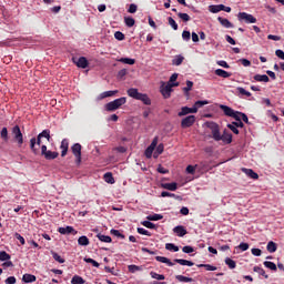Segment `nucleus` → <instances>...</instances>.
Instances as JSON below:
<instances>
[{
  "label": "nucleus",
  "instance_id": "1",
  "mask_svg": "<svg viewBox=\"0 0 284 284\" xmlns=\"http://www.w3.org/2000/svg\"><path fill=\"white\" fill-rule=\"evenodd\" d=\"M126 94L131 97V99H135L136 101H142L144 105H152V100L145 93L139 92V89L131 88L126 91Z\"/></svg>",
  "mask_w": 284,
  "mask_h": 284
},
{
  "label": "nucleus",
  "instance_id": "2",
  "mask_svg": "<svg viewBox=\"0 0 284 284\" xmlns=\"http://www.w3.org/2000/svg\"><path fill=\"white\" fill-rule=\"evenodd\" d=\"M41 139H47V141H50V130H43L41 133H39L38 140L37 138H32L30 140V149L32 150V152H34V154H37V149L34 146L41 145Z\"/></svg>",
  "mask_w": 284,
  "mask_h": 284
},
{
  "label": "nucleus",
  "instance_id": "3",
  "mask_svg": "<svg viewBox=\"0 0 284 284\" xmlns=\"http://www.w3.org/2000/svg\"><path fill=\"white\" fill-rule=\"evenodd\" d=\"M125 103H128V98H125V97L119 98V99H115V100L106 103L105 110H106V112H114V111L119 110V108H121V105H125Z\"/></svg>",
  "mask_w": 284,
  "mask_h": 284
},
{
  "label": "nucleus",
  "instance_id": "4",
  "mask_svg": "<svg viewBox=\"0 0 284 284\" xmlns=\"http://www.w3.org/2000/svg\"><path fill=\"white\" fill-rule=\"evenodd\" d=\"M173 88H179V82L168 84L163 82L160 89L162 97H164L165 99H170Z\"/></svg>",
  "mask_w": 284,
  "mask_h": 284
},
{
  "label": "nucleus",
  "instance_id": "5",
  "mask_svg": "<svg viewBox=\"0 0 284 284\" xmlns=\"http://www.w3.org/2000/svg\"><path fill=\"white\" fill-rule=\"evenodd\" d=\"M206 128L211 130L212 139H214V141H221V129H219L216 122H207Z\"/></svg>",
  "mask_w": 284,
  "mask_h": 284
},
{
  "label": "nucleus",
  "instance_id": "6",
  "mask_svg": "<svg viewBox=\"0 0 284 284\" xmlns=\"http://www.w3.org/2000/svg\"><path fill=\"white\" fill-rule=\"evenodd\" d=\"M41 154L47 159V161H52L59 156V152L48 151V146L45 144L41 146Z\"/></svg>",
  "mask_w": 284,
  "mask_h": 284
},
{
  "label": "nucleus",
  "instance_id": "7",
  "mask_svg": "<svg viewBox=\"0 0 284 284\" xmlns=\"http://www.w3.org/2000/svg\"><path fill=\"white\" fill-rule=\"evenodd\" d=\"M12 136L14 141H17L18 145H23V133H21L19 125L12 128Z\"/></svg>",
  "mask_w": 284,
  "mask_h": 284
},
{
  "label": "nucleus",
  "instance_id": "8",
  "mask_svg": "<svg viewBox=\"0 0 284 284\" xmlns=\"http://www.w3.org/2000/svg\"><path fill=\"white\" fill-rule=\"evenodd\" d=\"M237 19L244 21V23H256V18L247 12H240Z\"/></svg>",
  "mask_w": 284,
  "mask_h": 284
},
{
  "label": "nucleus",
  "instance_id": "9",
  "mask_svg": "<svg viewBox=\"0 0 284 284\" xmlns=\"http://www.w3.org/2000/svg\"><path fill=\"white\" fill-rule=\"evenodd\" d=\"M156 145H159V138L158 136H155L153 139L151 144L145 150L144 154H145L146 159H152V154L154 153V150H156Z\"/></svg>",
  "mask_w": 284,
  "mask_h": 284
},
{
  "label": "nucleus",
  "instance_id": "10",
  "mask_svg": "<svg viewBox=\"0 0 284 284\" xmlns=\"http://www.w3.org/2000/svg\"><path fill=\"white\" fill-rule=\"evenodd\" d=\"M73 155L75 156V163L78 165L81 164V145L79 143H75L71 148Z\"/></svg>",
  "mask_w": 284,
  "mask_h": 284
},
{
  "label": "nucleus",
  "instance_id": "11",
  "mask_svg": "<svg viewBox=\"0 0 284 284\" xmlns=\"http://www.w3.org/2000/svg\"><path fill=\"white\" fill-rule=\"evenodd\" d=\"M196 121V116L194 115H189L184 118L181 122L182 128H192Z\"/></svg>",
  "mask_w": 284,
  "mask_h": 284
},
{
  "label": "nucleus",
  "instance_id": "12",
  "mask_svg": "<svg viewBox=\"0 0 284 284\" xmlns=\"http://www.w3.org/2000/svg\"><path fill=\"white\" fill-rule=\"evenodd\" d=\"M220 141L226 145H230V143H232V133L227 132V130H224L223 134L220 135Z\"/></svg>",
  "mask_w": 284,
  "mask_h": 284
},
{
  "label": "nucleus",
  "instance_id": "13",
  "mask_svg": "<svg viewBox=\"0 0 284 284\" xmlns=\"http://www.w3.org/2000/svg\"><path fill=\"white\" fill-rule=\"evenodd\" d=\"M187 114H196V108L183 106L181 112L178 113L179 116H185Z\"/></svg>",
  "mask_w": 284,
  "mask_h": 284
},
{
  "label": "nucleus",
  "instance_id": "14",
  "mask_svg": "<svg viewBox=\"0 0 284 284\" xmlns=\"http://www.w3.org/2000/svg\"><path fill=\"white\" fill-rule=\"evenodd\" d=\"M73 63H75L78 68H82V69L88 68V59H85V57H81L79 59L73 58Z\"/></svg>",
  "mask_w": 284,
  "mask_h": 284
},
{
  "label": "nucleus",
  "instance_id": "15",
  "mask_svg": "<svg viewBox=\"0 0 284 284\" xmlns=\"http://www.w3.org/2000/svg\"><path fill=\"white\" fill-rule=\"evenodd\" d=\"M114 94H119V90H114V91H104L102 92L98 99L99 101H103V99H108L110 97H114Z\"/></svg>",
  "mask_w": 284,
  "mask_h": 284
},
{
  "label": "nucleus",
  "instance_id": "16",
  "mask_svg": "<svg viewBox=\"0 0 284 284\" xmlns=\"http://www.w3.org/2000/svg\"><path fill=\"white\" fill-rule=\"evenodd\" d=\"M174 234H176V236H185V234H187V230H185V226L183 225H178L173 229Z\"/></svg>",
  "mask_w": 284,
  "mask_h": 284
},
{
  "label": "nucleus",
  "instance_id": "17",
  "mask_svg": "<svg viewBox=\"0 0 284 284\" xmlns=\"http://www.w3.org/2000/svg\"><path fill=\"white\" fill-rule=\"evenodd\" d=\"M163 190H169L170 192H176L179 184L176 182L173 183H162Z\"/></svg>",
  "mask_w": 284,
  "mask_h": 284
},
{
  "label": "nucleus",
  "instance_id": "18",
  "mask_svg": "<svg viewBox=\"0 0 284 284\" xmlns=\"http://www.w3.org/2000/svg\"><path fill=\"white\" fill-rule=\"evenodd\" d=\"M253 79L258 83H270V77H267L266 74H255Z\"/></svg>",
  "mask_w": 284,
  "mask_h": 284
},
{
  "label": "nucleus",
  "instance_id": "19",
  "mask_svg": "<svg viewBox=\"0 0 284 284\" xmlns=\"http://www.w3.org/2000/svg\"><path fill=\"white\" fill-rule=\"evenodd\" d=\"M220 110H222V112H224L225 116L234 115V110L227 105L220 104Z\"/></svg>",
  "mask_w": 284,
  "mask_h": 284
},
{
  "label": "nucleus",
  "instance_id": "20",
  "mask_svg": "<svg viewBox=\"0 0 284 284\" xmlns=\"http://www.w3.org/2000/svg\"><path fill=\"white\" fill-rule=\"evenodd\" d=\"M215 74H216V77H221L222 79H230V77H232V73H230L223 69H216Z\"/></svg>",
  "mask_w": 284,
  "mask_h": 284
},
{
  "label": "nucleus",
  "instance_id": "21",
  "mask_svg": "<svg viewBox=\"0 0 284 284\" xmlns=\"http://www.w3.org/2000/svg\"><path fill=\"white\" fill-rule=\"evenodd\" d=\"M58 232L60 234H72V233L77 234V231H74V227L72 226L59 227Z\"/></svg>",
  "mask_w": 284,
  "mask_h": 284
},
{
  "label": "nucleus",
  "instance_id": "22",
  "mask_svg": "<svg viewBox=\"0 0 284 284\" xmlns=\"http://www.w3.org/2000/svg\"><path fill=\"white\" fill-rule=\"evenodd\" d=\"M242 172H244V174H246V176H250V179H258V173L254 172V170L252 169H242Z\"/></svg>",
  "mask_w": 284,
  "mask_h": 284
},
{
  "label": "nucleus",
  "instance_id": "23",
  "mask_svg": "<svg viewBox=\"0 0 284 284\" xmlns=\"http://www.w3.org/2000/svg\"><path fill=\"white\" fill-rule=\"evenodd\" d=\"M209 10H210V12H212L213 14H216V13L223 11V4H211V6L209 7Z\"/></svg>",
  "mask_w": 284,
  "mask_h": 284
},
{
  "label": "nucleus",
  "instance_id": "24",
  "mask_svg": "<svg viewBox=\"0 0 284 284\" xmlns=\"http://www.w3.org/2000/svg\"><path fill=\"white\" fill-rule=\"evenodd\" d=\"M217 21L221 23V26H223V28H234V24H232V22L225 18L219 17Z\"/></svg>",
  "mask_w": 284,
  "mask_h": 284
},
{
  "label": "nucleus",
  "instance_id": "25",
  "mask_svg": "<svg viewBox=\"0 0 284 284\" xmlns=\"http://www.w3.org/2000/svg\"><path fill=\"white\" fill-rule=\"evenodd\" d=\"M155 261H158L159 263H165L166 265H169V267H173L174 263H172V261H170V258L164 257V256H156Z\"/></svg>",
  "mask_w": 284,
  "mask_h": 284
},
{
  "label": "nucleus",
  "instance_id": "26",
  "mask_svg": "<svg viewBox=\"0 0 284 284\" xmlns=\"http://www.w3.org/2000/svg\"><path fill=\"white\" fill-rule=\"evenodd\" d=\"M60 148H61V156H65V154H68V148H69V143H68V140H62V142H61V145H60Z\"/></svg>",
  "mask_w": 284,
  "mask_h": 284
},
{
  "label": "nucleus",
  "instance_id": "27",
  "mask_svg": "<svg viewBox=\"0 0 284 284\" xmlns=\"http://www.w3.org/2000/svg\"><path fill=\"white\" fill-rule=\"evenodd\" d=\"M22 281H23V283H34V281H37V276H34L32 274H24L22 276Z\"/></svg>",
  "mask_w": 284,
  "mask_h": 284
},
{
  "label": "nucleus",
  "instance_id": "28",
  "mask_svg": "<svg viewBox=\"0 0 284 284\" xmlns=\"http://www.w3.org/2000/svg\"><path fill=\"white\" fill-rule=\"evenodd\" d=\"M78 245L88 246L90 245V240L88 239V236L82 235L78 239Z\"/></svg>",
  "mask_w": 284,
  "mask_h": 284
},
{
  "label": "nucleus",
  "instance_id": "29",
  "mask_svg": "<svg viewBox=\"0 0 284 284\" xmlns=\"http://www.w3.org/2000/svg\"><path fill=\"white\" fill-rule=\"evenodd\" d=\"M266 250L267 252H270V254H274V252H276L277 250L276 243H274L273 241H270L266 245Z\"/></svg>",
  "mask_w": 284,
  "mask_h": 284
},
{
  "label": "nucleus",
  "instance_id": "30",
  "mask_svg": "<svg viewBox=\"0 0 284 284\" xmlns=\"http://www.w3.org/2000/svg\"><path fill=\"white\" fill-rule=\"evenodd\" d=\"M97 237L99 239V241H101L102 243H112V237H110L109 235H103L101 233H99L97 235Z\"/></svg>",
  "mask_w": 284,
  "mask_h": 284
},
{
  "label": "nucleus",
  "instance_id": "31",
  "mask_svg": "<svg viewBox=\"0 0 284 284\" xmlns=\"http://www.w3.org/2000/svg\"><path fill=\"white\" fill-rule=\"evenodd\" d=\"M120 63H125L126 65H134V63H136V60L132 59V58H121L119 59Z\"/></svg>",
  "mask_w": 284,
  "mask_h": 284
},
{
  "label": "nucleus",
  "instance_id": "32",
  "mask_svg": "<svg viewBox=\"0 0 284 284\" xmlns=\"http://www.w3.org/2000/svg\"><path fill=\"white\" fill-rule=\"evenodd\" d=\"M175 278L180 283H192V281H194L192 277H186V276H183V275H176Z\"/></svg>",
  "mask_w": 284,
  "mask_h": 284
},
{
  "label": "nucleus",
  "instance_id": "33",
  "mask_svg": "<svg viewBox=\"0 0 284 284\" xmlns=\"http://www.w3.org/2000/svg\"><path fill=\"white\" fill-rule=\"evenodd\" d=\"M253 272H256L261 276H264V278H270V275L265 273V270L261 268V266H254Z\"/></svg>",
  "mask_w": 284,
  "mask_h": 284
},
{
  "label": "nucleus",
  "instance_id": "34",
  "mask_svg": "<svg viewBox=\"0 0 284 284\" xmlns=\"http://www.w3.org/2000/svg\"><path fill=\"white\" fill-rule=\"evenodd\" d=\"M236 90L240 97H252V93L246 91L243 87H237Z\"/></svg>",
  "mask_w": 284,
  "mask_h": 284
},
{
  "label": "nucleus",
  "instance_id": "35",
  "mask_svg": "<svg viewBox=\"0 0 284 284\" xmlns=\"http://www.w3.org/2000/svg\"><path fill=\"white\" fill-rule=\"evenodd\" d=\"M71 284H85V280L79 275H74L71 280Z\"/></svg>",
  "mask_w": 284,
  "mask_h": 284
},
{
  "label": "nucleus",
  "instance_id": "36",
  "mask_svg": "<svg viewBox=\"0 0 284 284\" xmlns=\"http://www.w3.org/2000/svg\"><path fill=\"white\" fill-rule=\"evenodd\" d=\"M175 263H179V265H187V267H192L194 265V263L192 261H187V260H174Z\"/></svg>",
  "mask_w": 284,
  "mask_h": 284
},
{
  "label": "nucleus",
  "instance_id": "37",
  "mask_svg": "<svg viewBox=\"0 0 284 284\" xmlns=\"http://www.w3.org/2000/svg\"><path fill=\"white\" fill-rule=\"evenodd\" d=\"M151 278H155V281H165V275L158 274L156 272L150 273Z\"/></svg>",
  "mask_w": 284,
  "mask_h": 284
},
{
  "label": "nucleus",
  "instance_id": "38",
  "mask_svg": "<svg viewBox=\"0 0 284 284\" xmlns=\"http://www.w3.org/2000/svg\"><path fill=\"white\" fill-rule=\"evenodd\" d=\"M197 267H204L206 272H216V266L212 264H200Z\"/></svg>",
  "mask_w": 284,
  "mask_h": 284
},
{
  "label": "nucleus",
  "instance_id": "39",
  "mask_svg": "<svg viewBox=\"0 0 284 284\" xmlns=\"http://www.w3.org/2000/svg\"><path fill=\"white\" fill-rule=\"evenodd\" d=\"M104 181L105 183H110L111 185H114V176H112V173L110 172L105 173Z\"/></svg>",
  "mask_w": 284,
  "mask_h": 284
},
{
  "label": "nucleus",
  "instance_id": "40",
  "mask_svg": "<svg viewBox=\"0 0 284 284\" xmlns=\"http://www.w3.org/2000/svg\"><path fill=\"white\" fill-rule=\"evenodd\" d=\"M124 22H125V26H128V28H132L134 23H136V21H134V18L132 17H125Z\"/></svg>",
  "mask_w": 284,
  "mask_h": 284
},
{
  "label": "nucleus",
  "instance_id": "41",
  "mask_svg": "<svg viewBox=\"0 0 284 284\" xmlns=\"http://www.w3.org/2000/svg\"><path fill=\"white\" fill-rule=\"evenodd\" d=\"M225 264L230 267V270H234L236 267V262L230 257L225 258Z\"/></svg>",
  "mask_w": 284,
  "mask_h": 284
},
{
  "label": "nucleus",
  "instance_id": "42",
  "mask_svg": "<svg viewBox=\"0 0 284 284\" xmlns=\"http://www.w3.org/2000/svg\"><path fill=\"white\" fill-rule=\"evenodd\" d=\"M0 136L2 141H6V143H8V128H2L1 132H0Z\"/></svg>",
  "mask_w": 284,
  "mask_h": 284
},
{
  "label": "nucleus",
  "instance_id": "43",
  "mask_svg": "<svg viewBox=\"0 0 284 284\" xmlns=\"http://www.w3.org/2000/svg\"><path fill=\"white\" fill-rule=\"evenodd\" d=\"M51 254L54 261H57L58 263H65V260L61 257V255H59L57 252L52 251Z\"/></svg>",
  "mask_w": 284,
  "mask_h": 284
},
{
  "label": "nucleus",
  "instance_id": "44",
  "mask_svg": "<svg viewBox=\"0 0 284 284\" xmlns=\"http://www.w3.org/2000/svg\"><path fill=\"white\" fill-rule=\"evenodd\" d=\"M264 266H266L268 270H272V272H276L277 267L274 264V262L265 261Z\"/></svg>",
  "mask_w": 284,
  "mask_h": 284
},
{
  "label": "nucleus",
  "instance_id": "45",
  "mask_svg": "<svg viewBox=\"0 0 284 284\" xmlns=\"http://www.w3.org/2000/svg\"><path fill=\"white\" fill-rule=\"evenodd\" d=\"M185 58H183V55H176L173 60H172V63L173 65H181V63H183V60Z\"/></svg>",
  "mask_w": 284,
  "mask_h": 284
},
{
  "label": "nucleus",
  "instance_id": "46",
  "mask_svg": "<svg viewBox=\"0 0 284 284\" xmlns=\"http://www.w3.org/2000/svg\"><path fill=\"white\" fill-rule=\"evenodd\" d=\"M203 105H207V101H196L193 108H195V113L199 112V108H203Z\"/></svg>",
  "mask_w": 284,
  "mask_h": 284
},
{
  "label": "nucleus",
  "instance_id": "47",
  "mask_svg": "<svg viewBox=\"0 0 284 284\" xmlns=\"http://www.w3.org/2000/svg\"><path fill=\"white\" fill-rule=\"evenodd\" d=\"M146 219H148V221H161V220H163V215L153 214V215H149Z\"/></svg>",
  "mask_w": 284,
  "mask_h": 284
},
{
  "label": "nucleus",
  "instance_id": "48",
  "mask_svg": "<svg viewBox=\"0 0 284 284\" xmlns=\"http://www.w3.org/2000/svg\"><path fill=\"white\" fill-rule=\"evenodd\" d=\"M142 225L144 227H148L149 230H154V227H156V225L154 223L150 222V220L149 221H143Z\"/></svg>",
  "mask_w": 284,
  "mask_h": 284
},
{
  "label": "nucleus",
  "instance_id": "49",
  "mask_svg": "<svg viewBox=\"0 0 284 284\" xmlns=\"http://www.w3.org/2000/svg\"><path fill=\"white\" fill-rule=\"evenodd\" d=\"M179 19H181L182 21H184L185 23H187V21H190V16L187 13H178Z\"/></svg>",
  "mask_w": 284,
  "mask_h": 284
},
{
  "label": "nucleus",
  "instance_id": "50",
  "mask_svg": "<svg viewBox=\"0 0 284 284\" xmlns=\"http://www.w3.org/2000/svg\"><path fill=\"white\" fill-rule=\"evenodd\" d=\"M169 26H171V28H173V30H179V24L172 17L169 18Z\"/></svg>",
  "mask_w": 284,
  "mask_h": 284
},
{
  "label": "nucleus",
  "instance_id": "51",
  "mask_svg": "<svg viewBox=\"0 0 284 284\" xmlns=\"http://www.w3.org/2000/svg\"><path fill=\"white\" fill-rule=\"evenodd\" d=\"M138 234H142L143 236H152L150 231L143 229V227H138Z\"/></svg>",
  "mask_w": 284,
  "mask_h": 284
},
{
  "label": "nucleus",
  "instance_id": "52",
  "mask_svg": "<svg viewBox=\"0 0 284 284\" xmlns=\"http://www.w3.org/2000/svg\"><path fill=\"white\" fill-rule=\"evenodd\" d=\"M165 250H169V251L173 250V252H179V246H176L172 243H168V244H165Z\"/></svg>",
  "mask_w": 284,
  "mask_h": 284
},
{
  "label": "nucleus",
  "instance_id": "53",
  "mask_svg": "<svg viewBox=\"0 0 284 284\" xmlns=\"http://www.w3.org/2000/svg\"><path fill=\"white\" fill-rule=\"evenodd\" d=\"M196 168H199V165H187L186 166V173L187 174H194L196 172Z\"/></svg>",
  "mask_w": 284,
  "mask_h": 284
},
{
  "label": "nucleus",
  "instance_id": "54",
  "mask_svg": "<svg viewBox=\"0 0 284 284\" xmlns=\"http://www.w3.org/2000/svg\"><path fill=\"white\" fill-rule=\"evenodd\" d=\"M0 261H10V254L6 251L0 252Z\"/></svg>",
  "mask_w": 284,
  "mask_h": 284
},
{
  "label": "nucleus",
  "instance_id": "55",
  "mask_svg": "<svg viewBox=\"0 0 284 284\" xmlns=\"http://www.w3.org/2000/svg\"><path fill=\"white\" fill-rule=\"evenodd\" d=\"M84 263H92L93 267H99V265H100L99 262H97L90 257H84Z\"/></svg>",
  "mask_w": 284,
  "mask_h": 284
},
{
  "label": "nucleus",
  "instance_id": "56",
  "mask_svg": "<svg viewBox=\"0 0 284 284\" xmlns=\"http://www.w3.org/2000/svg\"><path fill=\"white\" fill-rule=\"evenodd\" d=\"M193 85H194V82L187 80L186 81V87L183 88V92H190V90H192Z\"/></svg>",
  "mask_w": 284,
  "mask_h": 284
},
{
  "label": "nucleus",
  "instance_id": "57",
  "mask_svg": "<svg viewBox=\"0 0 284 284\" xmlns=\"http://www.w3.org/2000/svg\"><path fill=\"white\" fill-rule=\"evenodd\" d=\"M114 37H115V39H116L118 41H123V40L125 39V34H123V32H121V31H116V32L114 33Z\"/></svg>",
  "mask_w": 284,
  "mask_h": 284
},
{
  "label": "nucleus",
  "instance_id": "58",
  "mask_svg": "<svg viewBox=\"0 0 284 284\" xmlns=\"http://www.w3.org/2000/svg\"><path fill=\"white\" fill-rule=\"evenodd\" d=\"M111 234H113V236H118V239H125V235L121 234L119 230L112 229Z\"/></svg>",
  "mask_w": 284,
  "mask_h": 284
},
{
  "label": "nucleus",
  "instance_id": "59",
  "mask_svg": "<svg viewBox=\"0 0 284 284\" xmlns=\"http://www.w3.org/2000/svg\"><path fill=\"white\" fill-rule=\"evenodd\" d=\"M227 128L233 134H239V129L233 123L227 124Z\"/></svg>",
  "mask_w": 284,
  "mask_h": 284
},
{
  "label": "nucleus",
  "instance_id": "60",
  "mask_svg": "<svg viewBox=\"0 0 284 284\" xmlns=\"http://www.w3.org/2000/svg\"><path fill=\"white\" fill-rule=\"evenodd\" d=\"M243 113L239 111H234V114L231 115L232 119H235V121H241Z\"/></svg>",
  "mask_w": 284,
  "mask_h": 284
},
{
  "label": "nucleus",
  "instance_id": "61",
  "mask_svg": "<svg viewBox=\"0 0 284 284\" xmlns=\"http://www.w3.org/2000/svg\"><path fill=\"white\" fill-rule=\"evenodd\" d=\"M192 37V34L190 33V31H183L182 32V39L184 41H190V38Z\"/></svg>",
  "mask_w": 284,
  "mask_h": 284
},
{
  "label": "nucleus",
  "instance_id": "62",
  "mask_svg": "<svg viewBox=\"0 0 284 284\" xmlns=\"http://www.w3.org/2000/svg\"><path fill=\"white\" fill-rule=\"evenodd\" d=\"M6 284H16L17 283V277L14 276H9L6 281Z\"/></svg>",
  "mask_w": 284,
  "mask_h": 284
},
{
  "label": "nucleus",
  "instance_id": "63",
  "mask_svg": "<svg viewBox=\"0 0 284 284\" xmlns=\"http://www.w3.org/2000/svg\"><path fill=\"white\" fill-rule=\"evenodd\" d=\"M136 10H138L136 4L132 3V4H130L128 12H130V14H134V12H136Z\"/></svg>",
  "mask_w": 284,
  "mask_h": 284
},
{
  "label": "nucleus",
  "instance_id": "64",
  "mask_svg": "<svg viewBox=\"0 0 284 284\" xmlns=\"http://www.w3.org/2000/svg\"><path fill=\"white\" fill-rule=\"evenodd\" d=\"M275 54H276V57H277L278 59H282V61H284V52H283V50L277 49V50L275 51Z\"/></svg>",
  "mask_w": 284,
  "mask_h": 284
}]
</instances>
